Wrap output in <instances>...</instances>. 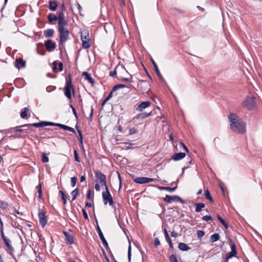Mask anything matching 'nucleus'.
Segmentation results:
<instances>
[{
    "label": "nucleus",
    "mask_w": 262,
    "mask_h": 262,
    "mask_svg": "<svg viewBox=\"0 0 262 262\" xmlns=\"http://www.w3.org/2000/svg\"><path fill=\"white\" fill-rule=\"evenodd\" d=\"M164 200L169 203H171L172 201H178L182 203H184V201L178 195L170 196L166 195L164 198Z\"/></svg>",
    "instance_id": "11"
},
{
    "label": "nucleus",
    "mask_w": 262,
    "mask_h": 262,
    "mask_svg": "<svg viewBox=\"0 0 262 262\" xmlns=\"http://www.w3.org/2000/svg\"><path fill=\"white\" fill-rule=\"evenodd\" d=\"M78 140L79 141L80 144L81 146L83 147V142H82V132L80 129H78Z\"/></svg>",
    "instance_id": "38"
},
{
    "label": "nucleus",
    "mask_w": 262,
    "mask_h": 262,
    "mask_svg": "<svg viewBox=\"0 0 262 262\" xmlns=\"http://www.w3.org/2000/svg\"><path fill=\"white\" fill-rule=\"evenodd\" d=\"M198 237L201 238L205 235V232L202 230H198L196 232Z\"/></svg>",
    "instance_id": "46"
},
{
    "label": "nucleus",
    "mask_w": 262,
    "mask_h": 262,
    "mask_svg": "<svg viewBox=\"0 0 262 262\" xmlns=\"http://www.w3.org/2000/svg\"><path fill=\"white\" fill-rule=\"evenodd\" d=\"M205 195L207 199L209 200L211 202H213V200L211 196L210 192L208 189L205 190Z\"/></svg>",
    "instance_id": "33"
},
{
    "label": "nucleus",
    "mask_w": 262,
    "mask_h": 262,
    "mask_svg": "<svg viewBox=\"0 0 262 262\" xmlns=\"http://www.w3.org/2000/svg\"><path fill=\"white\" fill-rule=\"evenodd\" d=\"M181 144L182 145V146L183 147L184 150L186 151V152H188V149L187 148V147L186 146V145L183 143V142H181Z\"/></svg>",
    "instance_id": "63"
},
{
    "label": "nucleus",
    "mask_w": 262,
    "mask_h": 262,
    "mask_svg": "<svg viewBox=\"0 0 262 262\" xmlns=\"http://www.w3.org/2000/svg\"><path fill=\"white\" fill-rule=\"evenodd\" d=\"M151 62H152V63L154 67V69H155V72L157 75V76H158V77L159 78V79L162 81H164V78L163 77L162 75H161L159 70V68L158 67V66L157 64V63H156V62L154 61V60L151 58Z\"/></svg>",
    "instance_id": "19"
},
{
    "label": "nucleus",
    "mask_w": 262,
    "mask_h": 262,
    "mask_svg": "<svg viewBox=\"0 0 262 262\" xmlns=\"http://www.w3.org/2000/svg\"><path fill=\"white\" fill-rule=\"evenodd\" d=\"M82 213H83V216H84V218L85 219V220H89L88 215L85 210L84 209H82Z\"/></svg>",
    "instance_id": "52"
},
{
    "label": "nucleus",
    "mask_w": 262,
    "mask_h": 262,
    "mask_svg": "<svg viewBox=\"0 0 262 262\" xmlns=\"http://www.w3.org/2000/svg\"><path fill=\"white\" fill-rule=\"evenodd\" d=\"M255 99V97L252 95L248 96L243 102V106L249 110L254 108L256 106Z\"/></svg>",
    "instance_id": "5"
},
{
    "label": "nucleus",
    "mask_w": 262,
    "mask_h": 262,
    "mask_svg": "<svg viewBox=\"0 0 262 262\" xmlns=\"http://www.w3.org/2000/svg\"><path fill=\"white\" fill-rule=\"evenodd\" d=\"M38 122L37 123H32V124H24L23 125L21 126L22 127L24 128V129H25V130H32V127H35L34 126V124H36V123H38Z\"/></svg>",
    "instance_id": "28"
},
{
    "label": "nucleus",
    "mask_w": 262,
    "mask_h": 262,
    "mask_svg": "<svg viewBox=\"0 0 262 262\" xmlns=\"http://www.w3.org/2000/svg\"><path fill=\"white\" fill-rule=\"evenodd\" d=\"M230 244L231 246V251L237 252L236 250V247L232 239H230Z\"/></svg>",
    "instance_id": "42"
},
{
    "label": "nucleus",
    "mask_w": 262,
    "mask_h": 262,
    "mask_svg": "<svg viewBox=\"0 0 262 262\" xmlns=\"http://www.w3.org/2000/svg\"><path fill=\"white\" fill-rule=\"evenodd\" d=\"M137 133V129L135 127L130 128L129 129V134L133 135Z\"/></svg>",
    "instance_id": "49"
},
{
    "label": "nucleus",
    "mask_w": 262,
    "mask_h": 262,
    "mask_svg": "<svg viewBox=\"0 0 262 262\" xmlns=\"http://www.w3.org/2000/svg\"><path fill=\"white\" fill-rule=\"evenodd\" d=\"M220 235L219 233H214L211 235L210 236V242L211 243H214L215 242L217 241L220 239Z\"/></svg>",
    "instance_id": "27"
},
{
    "label": "nucleus",
    "mask_w": 262,
    "mask_h": 262,
    "mask_svg": "<svg viewBox=\"0 0 262 262\" xmlns=\"http://www.w3.org/2000/svg\"><path fill=\"white\" fill-rule=\"evenodd\" d=\"M154 179L147 177H138L134 180V182L138 184H145L150 182H153Z\"/></svg>",
    "instance_id": "13"
},
{
    "label": "nucleus",
    "mask_w": 262,
    "mask_h": 262,
    "mask_svg": "<svg viewBox=\"0 0 262 262\" xmlns=\"http://www.w3.org/2000/svg\"><path fill=\"white\" fill-rule=\"evenodd\" d=\"M79 194V189L78 188H76L74 190H73L72 192H71V195L72 196V201L75 200L77 197V196Z\"/></svg>",
    "instance_id": "30"
},
{
    "label": "nucleus",
    "mask_w": 262,
    "mask_h": 262,
    "mask_svg": "<svg viewBox=\"0 0 262 262\" xmlns=\"http://www.w3.org/2000/svg\"><path fill=\"white\" fill-rule=\"evenodd\" d=\"M164 235H165V239L166 238H168V237H169V234H168V233L166 228L164 229Z\"/></svg>",
    "instance_id": "61"
},
{
    "label": "nucleus",
    "mask_w": 262,
    "mask_h": 262,
    "mask_svg": "<svg viewBox=\"0 0 262 262\" xmlns=\"http://www.w3.org/2000/svg\"><path fill=\"white\" fill-rule=\"evenodd\" d=\"M38 215L40 224L42 227H44L47 223V219L45 212L42 210H39Z\"/></svg>",
    "instance_id": "10"
},
{
    "label": "nucleus",
    "mask_w": 262,
    "mask_h": 262,
    "mask_svg": "<svg viewBox=\"0 0 262 262\" xmlns=\"http://www.w3.org/2000/svg\"><path fill=\"white\" fill-rule=\"evenodd\" d=\"M169 260L170 262H178L177 257L173 254L169 256Z\"/></svg>",
    "instance_id": "41"
},
{
    "label": "nucleus",
    "mask_w": 262,
    "mask_h": 262,
    "mask_svg": "<svg viewBox=\"0 0 262 262\" xmlns=\"http://www.w3.org/2000/svg\"><path fill=\"white\" fill-rule=\"evenodd\" d=\"M177 235H178V233H177V232H176V231H172L171 232V236L172 237H177Z\"/></svg>",
    "instance_id": "62"
},
{
    "label": "nucleus",
    "mask_w": 262,
    "mask_h": 262,
    "mask_svg": "<svg viewBox=\"0 0 262 262\" xmlns=\"http://www.w3.org/2000/svg\"><path fill=\"white\" fill-rule=\"evenodd\" d=\"M113 92L112 91L109 93L108 95L102 102L101 105L103 106L105 103L112 97Z\"/></svg>",
    "instance_id": "32"
},
{
    "label": "nucleus",
    "mask_w": 262,
    "mask_h": 262,
    "mask_svg": "<svg viewBox=\"0 0 262 262\" xmlns=\"http://www.w3.org/2000/svg\"><path fill=\"white\" fill-rule=\"evenodd\" d=\"M58 70L59 71H62L63 70V63L61 62H60L58 63Z\"/></svg>",
    "instance_id": "58"
},
{
    "label": "nucleus",
    "mask_w": 262,
    "mask_h": 262,
    "mask_svg": "<svg viewBox=\"0 0 262 262\" xmlns=\"http://www.w3.org/2000/svg\"><path fill=\"white\" fill-rule=\"evenodd\" d=\"M58 17V19H63V18H65V17H64V13H63V12L62 11H59L58 12V16H57Z\"/></svg>",
    "instance_id": "50"
},
{
    "label": "nucleus",
    "mask_w": 262,
    "mask_h": 262,
    "mask_svg": "<svg viewBox=\"0 0 262 262\" xmlns=\"http://www.w3.org/2000/svg\"><path fill=\"white\" fill-rule=\"evenodd\" d=\"M14 66L19 70L26 67V61L21 58L16 59L14 62Z\"/></svg>",
    "instance_id": "16"
},
{
    "label": "nucleus",
    "mask_w": 262,
    "mask_h": 262,
    "mask_svg": "<svg viewBox=\"0 0 262 262\" xmlns=\"http://www.w3.org/2000/svg\"><path fill=\"white\" fill-rule=\"evenodd\" d=\"M59 194L61 195V199L63 201V203L66 205L67 203V197L64 192L62 190H59Z\"/></svg>",
    "instance_id": "29"
},
{
    "label": "nucleus",
    "mask_w": 262,
    "mask_h": 262,
    "mask_svg": "<svg viewBox=\"0 0 262 262\" xmlns=\"http://www.w3.org/2000/svg\"><path fill=\"white\" fill-rule=\"evenodd\" d=\"M65 96L70 100L72 98L71 92L73 94L75 93V88L72 83V76L70 74H69L68 77L66 78V86L64 88Z\"/></svg>",
    "instance_id": "2"
},
{
    "label": "nucleus",
    "mask_w": 262,
    "mask_h": 262,
    "mask_svg": "<svg viewBox=\"0 0 262 262\" xmlns=\"http://www.w3.org/2000/svg\"><path fill=\"white\" fill-rule=\"evenodd\" d=\"M129 76H130L129 78L120 77L119 79H120L122 81H127V82L131 83L133 81V80H132L133 76L131 75H130V74H129Z\"/></svg>",
    "instance_id": "39"
},
{
    "label": "nucleus",
    "mask_w": 262,
    "mask_h": 262,
    "mask_svg": "<svg viewBox=\"0 0 262 262\" xmlns=\"http://www.w3.org/2000/svg\"><path fill=\"white\" fill-rule=\"evenodd\" d=\"M45 46L48 52H52L56 48V43L51 39H48L45 42Z\"/></svg>",
    "instance_id": "12"
},
{
    "label": "nucleus",
    "mask_w": 262,
    "mask_h": 262,
    "mask_svg": "<svg viewBox=\"0 0 262 262\" xmlns=\"http://www.w3.org/2000/svg\"><path fill=\"white\" fill-rule=\"evenodd\" d=\"M186 156V154L185 152H178L174 154L172 157V159L175 161L180 160L183 159Z\"/></svg>",
    "instance_id": "20"
},
{
    "label": "nucleus",
    "mask_w": 262,
    "mask_h": 262,
    "mask_svg": "<svg viewBox=\"0 0 262 262\" xmlns=\"http://www.w3.org/2000/svg\"><path fill=\"white\" fill-rule=\"evenodd\" d=\"M35 127H43L46 126H58L61 128L67 130L68 126L67 125L60 124V123H55L51 122H46V121H40L36 124H33Z\"/></svg>",
    "instance_id": "4"
},
{
    "label": "nucleus",
    "mask_w": 262,
    "mask_h": 262,
    "mask_svg": "<svg viewBox=\"0 0 262 262\" xmlns=\"http://www.w3.org/2000/svg\"><path fill=\"white\" fill-rule=\"evenodd\" d=\"M151 104V102L149 101H144L141 103L136 107V110L139 112H142L144 109L149 107Z\"/></svg>",
    "instance_id": "17"
},
{
    "label": "nucleus",
    "mask_w": 262,
    "mask_h": 262,
    "mask_svg": "<svg viewBox=\"0 0 262 262\" xmlns=\"http://www.w3.org/2000/svg\"><path fill=\"white\" fill-rule=\"evenodd\" d=\"M49 8L50 10H51L52 11H55L57 9L58 4H57V3L56 1H52L50 0L49 2Z\"/></svg>",
    "instance_id": "21"
},
{
    "label": "nucleus",
    "mask_w": 262,
    "mask_h": 262,
    "mask_svg": "<svg viewBox=\"0 0 262 262\" xmlns=\"http://www.w3.org/2000/svg\"><path fill=\"white\" fill-rule=\"evenodd\" d=\"M28 108L25 107L20 113V117L21 118L25 119L27 116V111H28Z\"/></svg>",
    "instance_id": "37"
},
{
    "label": "nucleus",
    "mask_w": 262,
    "mask_h": 262,
    "mask_svg": "<svg viewBox=\"0 0 262 262\" xmlns=\"http://www.w3.org/2000/svg\"><path fill=\"white\" fill-rule=\"evenodd\" d=\"M195 211L196 212H200L203 208H204L205 206V204L202 203H198L195 204Z\"/></svg>",
    "instance_id": "25"
},
{
    "label": "nucleus",
    "mask_w": 262,
    "mask_h": 262,
    "mask_svg": "<svg viewBox=\"0 0 262 262\" xmlns=\"http://www.w3.org/2000/svg\"><path fill=\"white\" fill-rule=\"evenodd\" d=\"M63 233L65 236V241L67 244H72L74 242V236L67 231H63Z\"/></svg>",
    "instance_id": "14"
},
{
    "label": "nucleus",
    "mask_w": 262,
    "mask_h": 262,
    "mask_svg": "<svg viewBox=\"0 0 262 262\" xmlns=\"http://www.w3.org/2000/svg\"><path fill=\"white\" fill-rule=\"evenodd\" d=\"M67 130H69V131L72 132L73 133H75V134L76 133L75 129L73 128H72L70 126H68V129Z\"/></svg>",
    "instance_id": "59"
},
{
    "label": "nucleus",
    "mask_w": 262,
    "mask_h": 262,
    "mask_svg": "<svg viewBox=\"0 0 262 262\" xmlns=\"http://www.w3.org/2000/svg\"><path fill=\"white\" fill-rule=\"evenodd\" d=\"M48 19L50 23H52L54 20H57L58 17L52 13H49L48 15Z\"/></svg>",
    "instance_id": "31"
},
{
    "label": "nucleus",
    "mask_w": 262,
    "mask_h": 262,
    "mask_svg": "<svg viewBox=\"0 0 262 262\" xmlns=\"http://www.w3.org/2000/svg\"><path fill=\"white\" fill-rule=\"evenodd\" d=\"M95 174L96 182L100 184L101 186H104L105 189L106 188L107 186L106 184V179L105 175L98 170L95 172Z\"/></svg>",
    "instance_id": "8"
},
{
    "label": "nucleus",
    "mask_w": 262,
    "mask_h": 262,
    "mask_svg": "<svg viewBox=\"0 0 262 262\" xmlns=\"http://www.w3.org/2000/svg\"><path fill=\"white\" fill-rule=\"evenodd\" d=\"M58 62L57 61H54L53 62V69L54 70H56L57 69V65H58Z\"/></svg>",
    "instance_id": "57"
},
{
    "label": "nucleus",
    "mask_w": 262,
    "mask_h": 262,
    "mask_svg": "<svg viewBox=\"0 0 262 262\" xmlns=\"http://www.w3.org/2000/svg\"><path fill=\"white\" fill-rule=\"evenodd\" d=\"M177 188V187H173V188H171V187H166V189H165V190L168 191V192H172L173 191H174Z\"/></svg>",
    "instance_id": "51"
},
{
    "label": "nucleus",
    "mask_w": 262,
    "mask_h": 262,
    "mask_svg": "<svg viewBox=\"0 0 262 262\" xmlns=\"http://www.w3.org/2000/svg\"><path fill=\"white\" fill-rule=\"evenodd\" d=\"M74 156L75 158V160L77 162H80V160L79 158L78 154L76 150H74Z\"/></svg>",
    "instance_id": "47"
},
{
    "label": "nucleus",
    "mask_w": 262,
    "mask_h": 262,
    "mask_svg": "<svg viewBox=\"0 0 262 262\" xmlns=\"http://www.w3.org/2000/svg\"><path fill=\"white\" fill-rule=\"evenodd\" d=\"M105 189V191L102 192V193L103 203L105 205L108 203L110 206H113L114 201L108 187H106Z\"/></svg>",
    "instance_id": "7"
},
{
    "label": "nucleus",
    "mask_w": 262,
    "mask_h": 262,
    "mask_svg": "<svg viewBox=\"0 0 262 262\" xmlns=\"http://www.w3.org/2000/svg\"><path fill=\"white\" fill-rule=\"evenodd\" d=\"M230 128L234 132L243 134L246 132V124L236 115L230 113L228 115Z\"/></svg>",
    "instance_id": "1"
},
{
    "label": "nucleus",
    "mask_w": 262,
    "mask_h": 262,
    "mask_svg": "<svg viewBox=\"0 0 262 262\" xmlns=\"http://www.w3.org/2000/svg\"><path fill=\"white\" fill-rule=\"evenodd\" d=\"M151 115V112L147 113L145 112L141 113L136 116V118L138 119H143L147 117H149Z\"/></svg>",
    "instance_id": "23"
},
{
    "label": "nucleus",
    "mask_w": 262,
    "mask_h": 262,
    "mask_svg": "<svg viewBox=\"0 0 262 262\" xmlns=\"http://www.w3.org/2000/svg\"><path fill=\"white\" fill-rule=\"evenodd\" d=\"M125 87H126V85L123 84H117L115 86L113 87V88L112 91L114 92H115V91H116L117 90H119L120 89L124 88H125Z\"/></svg>",
    "instance_id": "36"
},
{
    "label": "nucleus",
    "mask_w": 262,
    "mask_h": 262,
    "mask_svg": "<svg viewBox=\"0 0 262 262\" xmlns=\"http://www.w3.org/2000/svg\"><path fill=\"white\" fill-rule=\"evenodd\" d=\"M91 190L90 189H89L88 190V192H87V195H86V198L87 199H91Z\"/></svg>",
    "instance_id": "60"
},
{
    "label": "nucleus",
    "mask_w": 262,
    "mask_h": 262,
    "mask_svg": "<svg viewBox=\"0 0 262 262\" xmlns=\"http://www.w3.org/2000/svg\"><path fill=\"white\" fill-rule=\"evenodd\" d=\"M1 235L2 238H3L4 242L5 245L10 251H13L14 248L11 245V241L10 240V239L8 238L6 236H5L3 225L1 228Z\"/></svg>",
    "instance_id": "9"
},
{
    "label": "nucleus",
    "mask_w": 262,
    "mask_h": 262,
    "mask_svg": "<svg viewBox=\"0 0 262 262\" xmlns=\"http://www.w3.org/2000/svg\"><path fill=\"white\" fill-rule=\"evenodd\" d=\"M118 68V66H117L114 70L110 72V76L112 77H116L117 75L116 70Z\"/></svg>",
    "instance_id": "44"
},
{
    "label": "nucleus",
    "mask_w": 262,
    "mask_h": 262,
    "mask_svg": "<svg viewBox=\"0 0 262 262\" xmlns=\"http://www.w3.org/2000/svg\"><path fill=\"white\" fill-rule=\"evenodd\" d=\"M54 31L52 29H48L43 31V35L46 37H51L53 36Z\"/></svg>",
    "instance_id": "24"
},
{
    "label": "nucleus",
    "mask_w": 262,
    "mask_h": 262,
    "mask_svg": "<svg viewBox=\"0 0 262 262\" xmlns=\"http://www.w3.org/2000/svg\"><path fill=\"white\" fill-rule=\"evenodd\" d=\"M81 39L82 40V46L84 49H88L91 46L90 38L88 30H84L81 32Z\"/></svg>",
    "instance_id": "3"
},
{
    "label": "nucleus",
    "mask_w": 262,
    "mask_h": 262,
    "mask_svg": "<svg viewBox=\"0 0 262 262\" xmlns=\"http://www.w3.org/2000/svg\"><path fill=\"white\" fill-rule=\"evenodd\" d=\"M178 248L182 251H187L190 249V248L184 243H180L178 245Z\"/></svg>",
    "instance_id": "22"
},
{
    "label": "nucleus",
    "mask_w": 262,
    "mask_h": 262,
    "mask_svg": "<svg viewBox=\"0 0 262 262\" xmlns=\"http://www.w3.org/2000/svg\"><path fill=\"white\" fill-rule=\"evenodd\" d=\"M39 187V189L38 190L39 198H42V191H41V185H39V186H37V187Z\"/></svg>",
    "instance_id": "55"
},
{
    "label": "nucleus",
    "mask_w": 262,
    "mask_h": 262,
    "mask_svg": "<svg viewBox=\"0 0 262 262\" xmlns=\"http://www.w3.org/2000/svg\"><path fill=\"white\" fill-rule=\"evenodd\" d=\"M160 242L159 239L158 237H156L154 239V245L156 247H157L158 246L160 245Z\"/></svg>",
    "instance_id": "53"
},
{
    "label": "nucleus",
    "mask_w": 262,
    "mask_h": 262,
    "mask_svg": "<svg viewBox=\"0 0 262 262\" xmlns=\"http://www.w3.org/2000/svg\"><path fill=\"white\" fill-rule=\"evenodd\" d=\"M217 218L219 220V221L220 222V223L224 226V227L227 229L228 228V226L227 224L226 223V222L224 221V220L222 218L220 215H217Z\"/></svg>",
    "instance_id": "35"
},
{
    "label": "nucleus",
    "mask_w": 262,
    "mask_h": 262,
    "mask_svg": "<svg viewBox=\"0 0 262 262\" xmlns=\"http://www.w3.org/2000/svg\"><path fill=\"white\" fill-rule=\"evenodd\" d=\"M59 32V46L69 38V32L67 28H58Z\"/></svg>",
    "instance_id": "6"
},
{
    "label": "nucleus",
    "mask_w": 262,
    "mask_h": 262,
    "mask_svg": "<svg viewBox=\"0 0 262 262\" xmlns=\"http://www.w3.org/2000/svg\"><path fill=\"white\" fill-rule=\"evenodd\" d=\"M166 241L169 244V249L172 250L173 249V246L170 237H168V238H166Z\"/></svg>",
    "instance_id": "45"
},
{
    "label": "nucleus",
    "mask_w": 262,
    "mask_h": 262,
    "mask_svg": "<svg viewBox=\"0 0 262 262\" xmlns=\"http://www.w3.org/2000/svg\"><path fill=\"white\" fill-rule=\"evenodd\" d=\"M237 254V252L231 251L228 252L226 255V259H229V258H232V257L235 256Z\"/></svg>",
    "instance_id": "34"
},
{
    "label": "nucleus",
    "mask_w": 262,
    "mask_h": 262,
    "mask_svg": "<svg viewBox=\"0 0 262 262\" xmlns=\"http://www.w3.org/2000/svg\"><path fill=\"white\" fill-rule=\"evenodd\" d=\"M85 181V176H82L80 178V182H83Z\"/></svg>",
    "instance_id": "64"
},
{
    "label": "nucleus",
    "mask_w": 262,
    "mask_h": 262,
    "mask_svg": "<svg viewBox=\"0 0 262 262\" xmlns=\"http://www.w3.org/2000/svg\"><path fill=\"white\" fill-rule=\"evenodd\" d=\"M41 160L43 163H47L49 162V158L46 155L45 153L42 154Z\"/></svg>",
    "instance_id": "40"
},
{
    "label": "nucleus",
    "mask_w": 262,
    "mask_h": 262,
    "mask_svg": "<svg viewBox=\"0 0 262 262\" xmlns=\"http://www.w3.org/2000/svg\"><path fill=\"white\" fill-rule=\"evenodd\" d=\"M128 262H130V261H131V246H130V245H129L128 248Z\"/></svg>",
    "instance_id": "48"
},
{
    "label": "nucleus",
    "mask_w": 262,
    "mask_h": 262,
    "mask_svg": "<svg viewBox=\"0 0 262 262\" xmlns=\"http://www.w3.org/2000/svg\"><path fill=\"white\" fill-rule=\"evenodd\" d=\"M58 28H66L65 26L67 25L68 22L65 18L58 19Z\"/></svg>",
    "instance_id": "26"
},
{
    "label": "nucleus",
    "mask_w": 262,
    "mask_h": 262,
    "mask_svg": "<svg viewBox=\"0 0 262 262\" xmlns=\"http://www.w3.org/2000/svg\"><path fill=\"white\" fill-rule=\"evenodd\" d=\"M203 220L205 221H208L212 220L211 215H206L203 217Z\"/></svg>",
    "instance_id": "54"
},
{
    "label": "nucleus",
    "mask_w": 262,
    "mask_h": 262,
    "mask_svg": "<svg viewBox=\"0 0 262 262\" xmlns=\"http://www.w3.org/2000/svg\"><path fill=\"white\" fill-rule=\"evenodd\" d=\"M100 184L98 183H97L95 185V189L96 190V191H100Z\"/></svg>",
    "instance_id": "56"
},
{
    "label": "nucleus",
    "mask_w": 262,
    "mask_h": 262,
    "mask_svg": "<svg viewBox=\"0 0 262 262\" xmlns=\"http://www.w3.org/2000/svg\"><path fill=\"white\" fill-rule=\"evenodd\" d=\"M81 75L84 78V80L88 81L89 82L92 84H94L95 83V80L91 76L88 72H83Z\"/></svg>",
    "instance_id": "18"
},
{
    "label": "nucleus",
    "mask_w": 262,
    "mask_h": 262,
    "mask_svg": "<svg viewBox=\"0 0 262 262\" xmlns=\"http://www.w3.org/2000/svg\"><path fill=\"white\" fill-rule=\"evenodd\" d=\"M97 230L99 236L100 238L101 239V240L102 241V242L103 245L105 246L106 249L108 248V243H107L106 240L105 239V238L101 230L100 227L98 225L97 226Z\"/></svg>",
    "instance_id": "15"
},
{
    "label": "nucleus",
    "mask_w": 262,
    "mask_h": 262,
    "mask_svg": "<svg viewBox=\"0 0 262 262\" xmlns=\"http://www.w3.org/2000/svg\"><path fill=\"white\" fill-rule=\"evenodd\" d=\"M77 179L76 177H73L71 178V186L74 187L76 184Z\"/></svg>",
    "instance_id": "43"
}]
</instances>
